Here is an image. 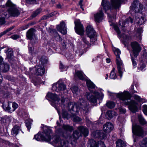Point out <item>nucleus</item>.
<instances>
[{"instance_id":"f03ea898","label":"nucleus","mask_w":147,"mask_h":147,"mask_svg":"<svg viewBox=\"0 0 147 147\" xmlns=\"http://www.w3.org/2000/svg\"><path fill=\"white\" fill-rule=\"evenodd\" d=\"M123 0H111V3H109L107 1L102 0L101 5L102 6L105 12L109 9H116L119 7L120 5V3Z\"/></svg>"},{"instance_id":"473e14b6","label":"nucleus","mask_w":147,"mask_h":147,"mask_svg":"<svg viewBox=\"0 0 147 147\" xmlns=\"http://www.w3.org/2000/svg\"><path fill=\"white\" fill-rule=\"evenodd\" d=\"M6 5L7 7H8L9 8L8 9H11L13 8L16 6V5L13 3L11 0H8L6 3Z\"/></svg>"},{"instance_id":"c03bdc74","label":"nucleus","mask_w":147,"mask_h":147,"mask_svg":"<svg viewBox=\"0 0 147 147\" xmlns=\"http://www.w3.org/2000/svg\"><path fill=\"white\" fill-rule=\"evenodd\" d=\"M56 36L55 38V39L57 41L61 42V41L62 39L61 37L56 32Z\"/></svg>"},{"instance_id":"20e7f679","label":"nucleus","mask_w":147,"mask_h":147,"mask_svg":"<svg viewBox=\"0 0 147 147\" xmlns=\"http://www.w3.org/2000/svg\"><path fill=\"white\" fill-rule=\"evenodd\" d=\"M52 134V130L47 129L44 130L43 135L39 134L35 135L34 138L38 141H39L41 140L47 142L50 141L51 140V135Z\"/></svg>"},{"instance_id":"2eb2a0df","label":"nucleus","mask_w":147,"mask_h":147,"mask_svg":"<svg viewBox=\"0 0 147 147\" xmlns=\"http://www.w3.org/2000/svg\"><path fill=\"white\" fill-rule=\"evenodd\" d=\"M75 30L77 33L80 35H83L84 31L83 25L79 20H77L75 22Z\"/></svg>"},{"instance_id":"423d86ee","label":"nucleus","mask_w":147,"mask_h":147,"mask_svg":"<svg viewBox=\"0 0 147 147\" xmlns=\"http://www.w3.org/2000/svg\"><path fill=\"white\" fill-rule=\"evenodd\" d=\"M2 104L3 109L10 113L14 111L18 107V105L15 102H3Z\"/></svg>"},{"instance_id":"8fccbe9b","label":"nucleus","mask_w":147,"mask_h":147,"mask_svg":"<svg viewBox=\"0 0 147 147\" xmlns=\"http://www.w3.org/2000/svg\"><path fill=\"white\" fill-rule=\"evenodd\" d=\"M143 111L144 113L147 116V105H144L143 106Z\"/></svg>"},{"instance_id":"cd10ccee","label":"nucleus","mask_w":147,"mask_h":147,"mask_svg":"<svg viewBox=\"0 0 147 147\" xmlns=\"http://www.w3.org/2000/svg\"><path fill=\"white\" fill-rule=\"evenodd\" d=\"M86 83L87 86L90 91H91V89H95L96 87L95 85L90 80H87Z\"/></svg>"},{"instance_id":"393cba45","label":"nucleus","mask_w":147,"mask_h":147,"mask_svg":"<svg viewBox=\"0 0 147 147\" xmlns=\"http://www.w3.org/2000/svg\"><path fill=\"white\" fill-rule=\"evenodd\" d=\"M9 66L7 63H3L0 64V70L5 72L9 70Z\"/></svg>"},{"instance_id":"de8ad7c7","label":"nucleus","mask_w":147,"mask_h":147,"mask_svg":"<svg viewBox=\"0 0 147 147\" xmlns=\"http://www.w3.org/2000/svg\"><path fill=\"white\" fill-rule=\"evenodd\" d=\"M62 115L63 117L64 118L68 119L69 117L68 114L67 112L65 111H63V112L62 113Z\"/></svg>"},{"instance_id":"7c9ffc66","label":"nucleus","mask_w":147,"mask_h":147,"mask_svg":"<svg viewBox=\"0 0 147 147\" xmlns=\"http://www.w3.org/2000/svg\"><path fill=\"white\" fill-rule=\"evenodd\" d=\"M116 147H125L126 144L121 140H119L116 142Z\"/></svg>"},{"instance_id":"7ed1b4c3","label":"nucleus","mask_w":147,"mask_h":147,"mask_svg":"<svg viewBox=\"0 0 147 147\" xmlns=\"http://www.w3.org/2000/svg\"><path fill=\"white\" fill-rule=\"evenodd\" d=\"M109 96L111 97L112 98H114L115 96L119 98V100L122 101L129 100L131 98V95L129 92L124 91L123 92H120L116 93L110 92L108 91Z\"/></svg>"},{"instance_id":"4468645a","label":"nucleus","mask_w":147,"mask_h":147,"mask_svg":"<svg viewBox=\"0 0 147 147\" xmlns=\"http://www.w3.org/2000/svg\"><path fill=\"white\" fill-rule=\"evenodd\" d=\"M66 88V86L64 83L57 82L54 84L52 86V90L57 92H61L64 90Z\"/></svg>"},{"instance_id":"1a4fd4ad","label":"nucleus","mask_w":147,"mask_h":147,"mask_svg":"<svg viewBox=\"0 0 147 147\" xmlns=\"http://www.w3.org/2000/svg\"><path fill=\"white\" fill-rule=\"evenodd\" d=\"M92 92L94 95L88 92H87L86 94V98L89 101H95L97 100V99L99 100H101L104 97V94L102 93H99L96 91Z\"/></svg>"},{"instance_id":"a878e982","label":"nucleus","mask_w":147,"mask_h":147,"mask_svg":"<svg viewBox=\"0 0 147 147\" xmlns=\"http://www.w3.org/2000/svg\"><path fill=\"white\" fill-rule=\"evenodd\" d=\"M35 30L33 28H31L27 32V37L30 40H32L33 37H35Z\"/></svg>"},{"instance_id":"ddd939ff","label":"nucleus","mask_w":147,"mask_h":147,"mask_svg":"<svg viewBox=\"0 0 147 147\" xmlns=\"http://www.w3.org/2000/svg\"><path fill=\"white\" fill-rule=\"evenodd\" d=\"M53 140L57 147H68L67 142L61 139L58 136L54 137L53 138Z\"/></svg>"},{"instance_id":"dca6fc26","label":"nucleus","mask_w":147,"mask_h":147,"mask_svg":"<svg viewBox=\"0 0 147 147\" xmlns=\"http://www.w3.org/2000/svg\"><path fill=\"white\" fill-rule=\"evenodd\" d=\"M132 131L133 134L137 136H142L144 135V132L142 128L140 125H133Z\"/></svg>"},{"instance_id":"a211bd4d","label":"nucleus","mask_w":147,"mask_h":147,"mask_svg":"<svg viewBox=\"0 0 147 147\" xmlns=\"http://www.w3.org/2000/svg\"><path fill=\"white\" fill-rule=\"evenodd\" d=\"M131 45L133 50L134 56L136 57L138 55V53L141 49L139 44L136 42H131Z\"/></svg>"},{"instance_id":"ea45409f","label":"nucleus","mask_w":147,"mask_h":147,"mask_svg":"<svg viewBox=\"0 0 147 147\" xmlns=\"http://www.w3.org/2000/svg\"><path fill=\"white\" fill-rule=\"evenodd\" d=\"M140 147H147V139L143 140L140 144Z\"/></svg>"},{"instance_id":"0e129e2a","label":"nucleus","mask_w":147,"mask_h":147,"mask_svg":"<svg viewBox=\"0 0 147 147\" xmlns=\"http://www.w3.org/2000/svg\"><path fill=\"white\" fill-rule=\"evenodd\" d=\"M49 16H43L41 18L42 20H45L47 19L48 18H49Z\"/></svg>"},{"instance_id":"69168bd1","label":"nucleus","mask_w":147,"mask_h":147,"mask_svg":"<svg viewBox=\"0 0 147 147\" xmlns=\"http://www.w3.org/2000/svg\"><path fill=\"white\" fill-rule=\"evenodd\" d=\"M30 45V44H29V52L30 53H31L32 52V51H33V48L32 47H29Z\"/></svg>"},{"instance_id":"a18cd8bd","label":"nucleus","mask_w":147,"mask_h":147,"mask_svg":"<svg viewBox=\"0 0 147 147\" xmlns=\"http://www.w3.org/2000/svg\"><path fill=\"white\" fill-rule=\"evenodd\" d=\"M73 121L75 122H79L81 121L80 118L76 116H74L73 117Z\"/></svg>"},{"instance_id":"9d476101","label":"nucleus","mask_w":147,"mask_h":147,"mask_svg":"<svg viewBox=\"0 0 147 147\" xmlns=\"http://www.w3.org/2000/svg\"><path fill=\"white\" fill-rule=\"evenodd\" d=\"M80 132L79 133L78 131L76 130L74 132L73 136L75 138V140H76L80 136H82V134L84 136H86L88 134V129L82 126H81L77 127Z\"/></svg>"},{"instance_id":"6e6d98bb","label":"nucleus","mask_w":147,"mask_h":147,"mask_svg":"<svg viewBox=\"0 0 147 147\" xmlns=\"http://www.w3.org/2000/svg\"><path fill=\"white\" fill-rule=\"evenodd\" d=\"M57 11H54L53 12H52L50 13L49 15V17H52L56 15L57 14Z\"/></svg>"},{"instance_id":"09e8293b","label":"nucleus","mask_w":147,"mask_h":147,"mask_svg":"<svg viewBox=\"0 0 147 147\" xmlns=\"http://www.w3.org/2000/svg\"><path fill=\"white\" fill-rule=\"evenodd\" d=\"M0 141L5 144L9 145L10 144V142L7 141L3 140L2 139H0Z\"/></svg>"},{"instance_id":"9b49d317","label":"nucleus","mask_w":147,"mask_h":147,"mask_svg":"<svg viewBox=\"0 0 147 147\" xmlns=\"http://www.w3.org/2000/svg\"><path fill=\"white\" fill-rule=\"evenodd\" d=\"M86 31L87 35L90 39V42L93 44L94 42L97 41V39L95 37L96 32L92 26L91 25L88 26Z\"/></svg>"},{"instance_id":"f257e3e1","label":"nucleus","mask_w":147,"mask_h":147,"mask_svg":"<svg viewBox=\"0 0 147 147\" xmlns=\"http://www.w3.org/2000/svg\"><path fill=\"white\" fill-rule=\"evenodd\" d=\"M113 128V125L111 123L107 122L104 125L103 130L105 132L104 133L102 131L97 130L92 132L91 135L93 137L96 138L100 137V139H105L106 137L107 134L110 132Z\"/></svg>"},{"instance_id":"680f3d73","label":"nucleus","mask_w":147,"mask_h":147,"mask_svg":"<svg viewBox=\"0 0 147 147\" xmlns=\"http://www.w3.org/2000/svg\"><path fill=\"white\" fill-rule=\"evenodd\" d=\"M26 126L29 130H30L31 128V124L29 123H26Z\"/></svg>"},{"instance_id":"4be33fe9","label":"nucleus","mask_w":147,"mask_h":147,"mask_svg":"<svg viewBox=\"0 0 147 147\" xmlns=\"http://www.w3.org/2000/svg\"><path fill=\"white\" fill-rule=\"evenodd\" d=\"M88 143L89 144L88 146L89 147H98L99 146V144L101 143L103 144L102 146L101 147H106L102 142L100 141L96 142L93 139L89 140L88 142Z\"/></svg>"},{"instance_id":"f3484780","label":"nucleus","mask_w":147,"mask_h":147,"mask_svg":"<svg viewBox=\"0 0 147 147\" xmlns=\"http://www.w3.org/2000/svg\"><path fill=\"white\" fill-rule=\"evenodd\" d=\"M138 102H125V104L128 105L129 108L132 112L134 113L138 111V107H140L141 105Z\"/></svg>"},{"instance_id":"e433bc0d","label":"nucleus","mask_w":147,"mask_h":147,"mask_svg":"<svg viewBox=\"0 0 147 147\" xmlns=\"http://www.w3.org/2000/svg\"><path fill=\"white\" fill-rule=\"evenodd\" d=\"M115 68L114 67H113L111 72L110 76V78L115 79L117 78V76L115 73Z\"/></svg>"},{"instance_id":"864d4df0","label":"nucleus","mask_w":147,"mask_h":147,"mask_svg":"<svg viewBox=\"0 0 147 147\" xmlns=\"http://www.w3.org/2000/svg\"><path fill=\"white\" fill-rule=\"evenodd\" d=\"M114 29L116 32L117 33V34L119 35L120 34V32L118 27L117 26H115Z\"/></svg>"},{"instance_id":"c85d7f7f","label":"nucleus","mask_w":147,"mask_h":147,"mask_svg":"<svg viewBox=\"0 0 147 147\" xmlns=\"http://www.w3.org/2000/svg\"><path fill=\"white\" fill-rule=\"evenodd\" d=\"M117 114L114 111H108L106 113L107 116L109 119H111L114 116H117Z\"/></svg>"},{"instance_id":"0eeeda50","label":"nucleus","mask_w":147,"mask_h":147,"mask_svg":"<svg viewBox=\"0 0 147 147\" xmlns=\"http://www.w3.org/2000/svg\"><path fill=\"white\" fill-rule=\"evenodd\" d=\"M46 98L48 100H53L54 101H68L70 100L68 98H65L63 95L60 94L57 95L55 93H52L51 92H48L46 97Z\"/></svg>"},{"instance_id":"aec40b11","label":"nucleus","mask_w":147,"mask_h":147,"mask_svg":"<svg viewBox=\"0 0 147 147\" xmlns=\"http://www.w3.org/2000/svg\"><path fill=\"white\" fill-rule=\"evenodd\" d=\"M135 16L136 22L140 25L144 24L146 20L145 14L142 13L136 14Z\"/></svg>"},{"instance_id":"37998d69","label":"nucleus","mask_w":147,"mask_h":147,"mask_svg":"<svg viewBox=\"0 0 147 147\" xmlns=\"http://www.w3.org/2000/svg\"><path fill=\"white\" fill-rule=\"evenodd\" d=\"M134 98L135 99L137 100V101H142L143 100H144L143 98H141L140 96L137 95H134Z\"/></svg>"},{"instance_id":"c9c22d12","label":"nucleus","mask_w":147,"mask_h":147,"mask_svg":"<svg viewBox=\"0 0 147 147\" xmlns=\"http://www.w3.org/2000/svg\"><path fill=\"white\" fill-rule=\"evenodd\" d=\"M19 129L17 126H15L12 129L11 131V134L13 135H16L18 133Z\"/></svg>"},{"instance_id":"603ef678","label":"nucleus","mask_w":147,"mask_h":147,"mask_svg":"<svg viewBox=\"0 0 147 147\" xmlns=\"http://www.w3.org/2000/svg\"><path fill=\"white\" fill-rule=\"evenodd\" d=\"M59 68L60 69L62 70V71H63L65 70V68H66V67L64 66L62 64V63L60 62V65H59Z\"/></svg>"},{"instance_id":"338daca9","label":"nucleus","mask_w":147,"mask_h":147,"mask_svg":"<svg viewBox=\"0 0 147 147\" xmlns=\"http://www.w3.org/2000/svg\"><path fill=\"white\" fill-rule=\"evenodd\" d=\"M92 105H96V102H89Z\"/></svg>"},{"instance_id":"58836bf2","label":"nucleus","mask_w":147,"mask_h":147,"mask_svg":"<svg viewBox=\"0 0 147 147\" xmlns=\"http://www.w3.org/2000/svg\"><path fill=\"white\" fill-rule=\"evenodd\" d=\"M131 58L133 66L134 68H135L137 66V62L136 59V57H134L131 55Z\"/></svg>"},{"instance_id":"13d9d810","label":"nucleus","mask_w":147,"mask_h":147,"mask_svg":"<svg viewBox=\"0 0 147 147\" xmlns=\"http://www.w3.org/2000/svg\"><path fill=\"white\" fill-rule=\"evenodd\" d=\"M11 38L13 39L16 40L19 38V36L17 35H14L12 36Z\"/></svg>"},{"instance_id":"412c9836","label":"nucleus","mask_w":147,"mask_h":147,"mask_svg":"<svg viewBox=\"0 0 147 147\" xmlns=\"http://www.w3.org/2000/svg\"><path fill=\"white\" fill-rule=\"evenodd\" d=\"M57 29L58 31L63 34H65L67 32V28L65 27V23L62 21L61 22L59 25H57Z\"/></svg>"},{"instance_id":"774afa93","label":"nucleus","mask_w":147,"mask_h":147,"mask_svg":"<svg viewBox=\"0 0 147 147\" xmlns=\"http://www.w3.org/2000/svg\"><path fill=\"white\" fill-rule=\"evenodd\" d=\"M13 27H11V28H8V29H7L5 31V32L6 33L7 32H8L10 31V30H11V29H13Z\"/></svg>"},{"instance_id":"79ce46f5","label":"nucleus","mask_w":147,"mask_h":147,"mask_svg":"<svg viewBox=\"0 0 147 147\" xmlns=\"http://www.w3.org/2000/svg\"><path fill=\"white\" fill-rule=\"evenodd\" d=\"M41 9H40L36 10L32 14V16L33 17H35L41 12Z\"/></svg>"},{"instance_id":"f704fd0d","label":"nucleus","mask_w":147,"mask_h":147,"mask_svg":"<svg viewBox=\"0 0 147 147\" xmlns=\"http://www.w3.org/2000/svg\"><path fill=\"white\" fill-rule=\"evenodd\" d=\"M129 22H130L131 23L133 22L132 19L130 17H129L128 19H126L122 23V24L121 25V27L123 28L125 26H128Z\"/></svg>"},{"instance_id":"a19ab883","label":"nucleus","mask_w":147,"mask_h":147,"mask_svg":"<svg viewBox=\"0 0 147 147\" xmlns=\"http://www.w3.org/2000/svg\"><path fill=\"white\" fill-rule=\"evenodd\" d=\"M106 104L107 107L110 108H113L115 105V104L114 102H108Z\"/></svg>"},{"instance_id":"f8f14e48","label":"nucleus","mask_w":147,"mask_h":147,"mask_svg":"<svg viewBox=\"0 0 147 147\" xmlns=\"http://www.w3.org/2000/svg\"><path fill=\"white\" fill-rule=\"evenodd\" d=\"M44 62L41 61L42 63V65H37L35 66L34 68H30L29 70L30 71H34L33 74L36 75H42L45 73V69L44 67V63H43Z\"/></svg>"},{"instance_id":"b1692460","label":"nucleus","mask_w":147,"mask_h":147,"mask_svg":"<svg viewBox=\"0 0 147 147\" xmlns=\"http://www.w3.org/2000/svg\"><path fill=\"white\" fill-rule=\"evenodd\" d=\"M103 13L102 10L94 15L95 20L97 22H99L102 21L103 19Z\"/></svg>"},{"instance_id":"052dcab7","label":"nucleus","mask_w":147,"mask_h":147,"mask_svg":"<svg viewBox=\"0 0 147 147\" xmlns=\"http://www.w3.org/2000/svg\"><path fill=\"white\" fill-rule=\"evenodd\" d=\"M83 0H80L79 3V5L80 6V7L82 9V10H84V8L82 7V6H83L82 5V3H83Z\"/></svg>"},{"instance_id":"5701e85b","label":"nucleus","mask_w":147,"mask_h":147,"mask_svg":"<svg viewBox=\"0 0 147 147\" xmlns=\"http://www.w3.org/2000/svg\"><path fill=\"white\" fill-rule=\"evenodd\" d=\"M8 11L11 16L13 17L18 16L20 14V11L17 9L16 6L13 8L8 9Z\"/></svg>"},{"instance_id":"e2e57ef3","label":"nucleus","mask_w":147,"mask_h":147,"mask_svg":"<svg viewBox=\"0 0 147 147\" xmlns=\"http://www.w3.org/2000/svg\"><path fill=\"white\" fill-rule=\"evenodd\" d=\"M27 1L30 4L34 3L36 2V0H27Z\"/></svg>"},{"instance_id":"bb28decb","label":"nucleus","mask_w":147,"mask_h":147,"mask_svg":"<svg viewBox=\"0 0 147 147\" xmlns=\"http://www.w3.org/2000/svg\"><path fill=\"white\" fill-rule=\"evenodd\" d=\"M75 76H77L79 79L84 80L85 79V76L81 71H77L76 72Z\"/></svg>"},{"instance_id":"72a5a7b5","label":"nucleus","mask_w":147,"mask_h":147,"mask_svg":"<svg viewBox=\"0 0 147 147\" xmlns=\"http://www.w3.org/2000/svg\"><path fill=\"white\" fill-rule=\"evenodd\" d=\"M138 119L140 123L142 125H144L147 123L146 121L142 115L138 116Z\"/></svg>"},{"instance_id":"5fc2aeb1","label":"nucleus","mask_w":147,"mask_h":147,"mask_svg":"<svg viewBox=\"0 0 147 147\" xmlns=\"http://www.w3.org/2000/svg\"><path fill=\"white\" fill-rule=\"evenodd\" d=\"M5 21L4 18H0V24H3L5 23Z\"/></svg>"},{"instance_id":"2f4dec72","label":"nucleus","mask_w":147,"mask_h":147,"mask_svg":"<svg viewBox=\"0 0 147 147\" xmlns=\"http://www.w3.org/2000/svg\"><path fill=\"white\" fill-rule=\"evenodd\" d=\"M7 49L5 51V52L6 53L7 57L10 58L13 56V52L11 49L7 48Z\"/></svg>"},{"instance_id":"6e6552de","label":"nucleus","mask_w":147,"mask_h":147,"mask_svg":"<svg viewBox=\"0 0 147 147\" xmlns=\"http://www.w3.org/2000/svg\"><path fill=\"white\" fill-rule=\"evenodd\" d=\"M143 8V5L139 3L137 0H135L130 7V12L131 13L134 14V12L136 14L141 13L140 12Z\"/></svg>"},{"instance_id":"39448f33","label":"nucleus","mask_w":147,"mask_h":147,"mask_svg":"<svg viewBox=\"0 0 147 147\" xmlns=\"http://www.w3.org/2000/svg\"><path fill=\"white\" fill-rule=\"evenodd\" d=\"M113 51L116 57V63L118 72L120 78H121L122 76V72L121 70L123 69V64L119 57V55L121 53V51L119 49L116 48H115L113 49Z\"/></svg>"},{"instance_id":"49530a36","label":"nucleus","mask_w":147,"mask_h":147,"mask_svg":"<svg viewBox=\"0 0 147 147\" xmlns=\"http://www.w3.org/2000/svg\"><path fill=\"white\" fill-rule=\"evenodd\" d=\"M82 40L84 43L86 44H89V42L87 40L86 36H82Z\"/></svg>"},{"instance_id":"3c124183","label":"nucleus","mask_w":147,"mask_h":147,"mask_svg":"<svg viewBox=\"0 0 147 147\" xmlns=\"http://www.w3.org/2000/svg\"><path fill=\"white\" fill-rule=\"evenodd\" d=\"M119 112L121 114H125L126 113V109L125 108L120 107L119 108Z\"/></svg>"},{"instance_id":"c756f323","label":"nucleus","mask_w":147,"mask_h":147,"mask_svg":"<svg viewBox=\"0 0 147 147\" xmlns=\"http://www.w3.org/2000/svg\"><path fill=\"white\" fill-rule=\"evenodd\" d=\"M71 90L74 94V96L75 97H76L77 95L79 94V90L78 87L76 86L72 87Z\"/></svg>"},{"instance_id":"6ab92c4d","label":"nucleus","mask_w":147,"mask_h":147,"mask_svg":"<svg viewBox=\"0 0 147 147\" xmlns=\"http://www.w3.org/2000/svg\"><path fill=\"white\" fill-rule=\"evenodd\" d=\"M147 62V53H144L140 59V61L138 68L139 70H142L146 66V64Z\"/></svg>"},{"instance_id":"bf43d9fd","label":"nucleus","mask_w":147,"mask_h":147,"mask_svg":"<svg viewBox=\"0 0 147 147\" xmlns=\"http://www.w3.org/2000/svg\"><path fill=\"white\" fill-rule=\"evenodd\" d=\"M29 26V25L28 24L25 25L24 26H22L21 27V29L22 30H25L27 29L28 27Z\"/></svg>"},{"instance_id":"4d7b16f0","label":"nucleus","mask_w":147,"mask_h":147,"mask_svg":"<svg viewBox=\"0 0 147 147\" xmlns=\"http://www.w3.org/2000/svg\"><path fill=\"white\" fill-rule=\"evenodd\" d=\"M51 102V104L55 108H56L57 106V105L56 103V102Z\"/></svg>"},{"instance_id":"4c0bfd02","label":"nucleus","mask_w":147,"mask_h":147,"mask_svg":"<svg viewBox=\"0 0 147 147\" xmlns=\"http://www.w3.org/2000/svg\"><path fill=\"white\" fill-rule=\"evenodd\" d=\"M63 127L64 130L67 131H71L73 130L72 127L68 125H64L63 126Z\"/></svg>"}]
</instances>
